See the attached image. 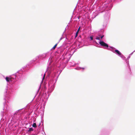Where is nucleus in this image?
<instances>
[{
    "label": "nucleus",
    "instance_id": "nucleus-4",
    "mask_svg": "<svg viewBox=\"0 0 135 135\" xmlns=\"http://www.w3.org/2000/svg\"><path fill=\"white\" fill-rule=\"evenodd\" d=\"M6 80L7 82H9L11 81V78H9L8 77H6Z\"/></svg>",
    "mask_w": 135,
    "mask_h": 135
},
{
    "label": "nucleus",
    "instance_id": "nucleus-3",
    "mask_svg": "<svg viewBox=\"0 0 135 135\" xmlns=\"http://www.w3.org/2000/svg\"><path fill=\"white\" fill-rule=\"evenodd\" d=\"M95 39L97 40H100L99 42H104L103 41H101L100 40V36H99L98 37H97L95 38Z\"/></svg>",
    "mask_w": 135,
    "mask_h": 135
},
{
    "label": "nucleus",
    "instance_id": "nucleus-6",
    "mask_svg": "<svg viewBox=\"0 0 135 135\" xmlns=\"http://www.w3.org/2000/svg\"><path fill=\"white\" fill-rule=\"evenodd\" d=\"M57 45V44H56L54 45V46L52 48V49H53V50H54L55 49V48H56V47Z\"/></svg>",
    "mask_w": 135,
    "mask_h": 135
},
{
    "label": "nucleus",
    "instance_id": "nucleus-9",
    "mask_svg": "<svg viewBox=\"0 0 135 135\" xmlns=\"http://www.w3.org/2000/svg\"><path fill=\"white\" fill-rule=\"evenodd\" d=\"M90 39L91 40H93V36H91L90 37Z\"/></svg>",
    "mask_w": 135,
    "mask_h": 135
},
{
    "label": "nucleus",
    "instance_id": "nucleus-8",
    "mask_svg": "<svg viewBox=\"0 0 135 135\" xmlns=\"http://www.w3.org/2000/svg\"><path fill=\"white\" fill-rule=\"evenodd\" d=\"M78 33H79V32H78V31H77L76 32V33L75 36V37H76L77 36Z\"/></svg>",
    "mask_w": 135,
    "mask_h": 135
},
{
    "label": "nucleus",
    "instance_id": "nucleus-1",
    "mask_svg": "<svg viewBox=\"0 0 135 135\" xmlns=\"http://www.w3.org/2000/svg\"><path fill=\"white\" fill-rule=\"evenodd\" d=\"M99 44L102 46H106L107 47H108V45L105 43H99Z\"/></svg>",
    "mask_w": 135,
    "mask_h": 135
},
{
    "label": "nucleus",
    "instance_id": "nucleus-2",
    "mask_svg": "<svg viewBox=\"0 0 135 135\" xmlns=\"http://www.w3.org/2000/svg\"><path fill=\"white\" fill-rule=\"evenodd\" d=\"M115 51V52L118 55H121V53L118 50H116Z\"/></svg>",
    "mask_w": 135,
    "mask_h": 135
},
{
    "label": "nucleus",
    "instance_id": "nucleus-7",
    "mask_svg": "<svg viewBox=\"0 0 135 135\" xmlns=\"http://www.w3.org/2000/svg\"><path fill=\"white\" fill-rule=\"evenodd\" d=\"M33 129L32 128H29V130H28V132H30L31 131H33Z\"/></svg>",
    "mask_w": 135,
    "mask_h": 135
},
{
    "label": "nucleus",
    "instance_id": "nucleus-10",
    "mask_svg": "<svg viewBox=\"0 0 135 135\" xmlns=\"http://www.w3.org/2000/svg\"><path fill=\"white\" fill-rule=\"evenodd\" d=\"M104 35H103L102 36H100V39H102L103 38V37H104Z\"/></svg>",
    "mask_w": 135,
    "mask_h": 135
},
{
    "label": "nucleus",
    "instance_id": "nucleus-12",
    "mask_svg": "<svg viewBox=\"0 0 135 135\" xmlns=\"http://www.w3.org/2000/svg\"><path fill=\"white\" fill-rule=\"evenodd\" d=\"M44 78H45V77H43V79H44Z\"/></svg>",
    "mask_w": 135,
    "mask_h": 135
},
{
    "label": "nucleus",
    "instance_id": "nucleus-5",
    "mask_svg": "<svg viewBox=\"0 0 135 135\" xmlns=\"http://www.w3.org/2000/svg\"><path fill=\"white\" fill-rule=\"evenodd\" d=\"M32 127H34V128H36V127L37 126H36V123H33V124H32Z\"/></svg>",
    "mask_w": 135,
    "mask_h": 135
},
{
    "label": "nucleus",
    "instance_id": "nucleus-13",
    "mask_svg": "<svg viewBox=\"0 0 135 135\" xmlns=\"http://www.w3.org/2000/svg\"><path fill=\"white\" fill-rule=\"evenodd\" d=\"M45 74L44 75V77L45 76Z\"/></svg>",
    "mask_w": 135,
    "mask_h": 135
},
{
    "label": "nucleus",
    "instance_id": "nucleus-11",
    "mask_svg": "<svg viewBox=\"0 0 135 135\" xmlns=\"http://www.w3.org/2000/svg\"><path fill=\"white\" fill-rule=\"evenodd\" d=\"M80 27H79V28H78V31H78V32H79V30H80Z\"/></svg>",
    "mask_w": 135,
    "mask_h": 135
}]
</instances>
